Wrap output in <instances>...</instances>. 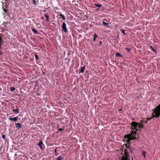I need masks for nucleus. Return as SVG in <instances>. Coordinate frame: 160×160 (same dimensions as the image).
Wrapping results in <instances>:
<instances>
[{
    "label": "nucleus",
    "instance_id": "nucleus-1",
    "mask_svg": "<svg viewBox=\"0 0 160 160\" xmlns=\"http://www.w3.org/2000/svg\"><path fill=\"white\" fill-rule=\"evenodd\" d=\"M132 125L131 133L125 136L124 141L127 143H129L131 140H137V138L136 137L137 132L138 130L137 128L138 123L135 122H132L131 124Z\"/></svg>",
    "mask_w": 160,
    "mask_h": 160
},
{
    "label": "nucleus",
    "instance_id": "nucleus-2",
    "mask_svg": "<svg viewBox=\"0 0 160 160\" xmlns=\"http://www.w3.org/2000/svg\"><path fill=\"white\" fill-rule=\"evenodd\" d=\"M153 113L152 114V118H158L160 116V104L157 106L155 108L152 110Z\"/></svg>",
    "mask_w": 160,
    "mask_h": 160
},
{
    "label": "nucleus",
    "instance_id": "nucleus-3",
    "mask_svg": "<svg viewBox=\"0 0 160 160\" xmlns=\"http://www.w3.org/2000/svg\"><path fill=\"white\" fill-rule=\"evenodd\" d=\"M128 152L127 150L125 151V155L122 156L121 160H130V156L128 154Z\"/></svg>",
    "mask_w": 160,
    "mask_h": 160
},
{
    "label": "nucleus",
    "instance_id": "nucleus-4",
    "mask_svg": "<svg viewBox=\"0 0 160 160\" xmlns=\"http://www.w3.org/2000/svg\"><path fill=\"white\" fill-rule=\"evenodd\" d=\"M62 30L64 31V32H68V30L67 29L66 24L64 22L62 23Z\"/></svg>",
    "mask_w": 160,
    "mask_h": 160
},
{
    "label": "nucleus",
    "instance_id": "nucleus-5",
    "mask_svg": "<svg viewBox=\"0 0 160 160\" xmlns=\"http://www.w3.org/2000/svg\"><path fill=\"white\" fill-rule=\"evenodd\" d=\"M22 124L21 123H16L15 124V126L18 129H19L20 128H21L22 127Z\"/></svg>",
    "mask_w": 160,
    "mask_h": 160
},
{
    "label": "nucleus",
    "instance_id": "nucleus-6",
    "mask_svg": "<svg viewBox=\"0 0 160 160\" xmlns=\"http://www.w3.org/2000/svg\"><path fill=\"white\" fill-rule=\"evenodd\" d=\"M9 119L11 121H13L14 122H16L18 120V117H16L13 118H10Z\"/></svg>",
    "mask_w": 160,
    "mask_h": 160
},
{
    "label": "nucleus",
    "instance_id": "nucleus-7",
    "mask_svg": "<svg viewBox=\"0 0 160 160\" xmlns=\"http://www.w3.org/2000/svg\"><path fill=\"white\" fill-rule=\"evenodd\" d=\"M85 66H84L82 67H81L80 68V71L79 72V73H83L84 72V69L85 68Z\"/></svg>",
    "mask_w": 160,
    "mask_h": 160
},
{
    "label": "nucleus",
    "instance_id": "nucleus-8",
    "mask_svg": "<svg viewBox=\"0 0 160 160\" xmlns=\"http://www.w3.org/2000/svg\"><path fill=\"white\" fill-rule=\"evenodd\" d=\"M16 109H13L12 111L16 114L18 113H19V109L18 108H16Z\"/></svg>",
    "mask_w": 160,
    "mask_h": 160
},
{
    "label": "nucleus",
    "instance_id": "nucleus-9",
    "mask_svg": "<svg viewBox=\"0 0 160 160\" xmlns=\"http://www.w3.org/2000/svg\"><path fill=\"white\" fill-rule=\"evenodd\" d=\"M43 144V143L42 142L41 140L39 142L38 144V145L40 147V148L41 149H43L42 147V146Z\"/></svg>",
    "mask_w": 160,
    "mask_h": 160
},
{
    "label": "nucleus",
    "instance_id": "nucleus-10",
    "mask_svg": "<svg viewBox=\"0 0 160 160\" xmlns=\"http://www.w3.org/2000/svg\"><path fill=\"white\" fill-rule=\"evenodd\" d=\"M128 149L129 150L130 152H131V153H132L133 152V151H132V148L131 147H128V149H125L124 150V151H125V150H127L128 151V155H129L128 153H129V151H128ZM124 152H125V151H124ZM124 155H125V153H124V155L123 156H124Z\"/></svg>",
    "mask_w": 160,
    "mask_h": 160
},
{
    "label": "nucleus",
    "instance_id": "nucleus-11",
    "mask_svg": "<svg viewBox=\"0 0 160 160\" xmlns=\"http://www.w3.org/2000/svg\"><path fill=\"white\" fill-rule=\"evenodd\" d=\"M44 16L46 19V21L48 22H49V16L47 14H45L44 15Z\"/></svg>",
    "mask_w": 160,
    "mask_h": 160
},
{
    "label": "nucleus",
    "instance_id": "nucleus-12",
    "mask_svg": "<svg viewBox=\"0 0 160 160\" xmlns=\"http://www.w3.org/2000/svg\"><path fill=\"white\" fill-rule=\"evenodd\" d=\"M98 37V35L96 33H94L93 36V42H95L96 41V38H97Z\"/></svg>",
    "mask_w": 160,
    "mask_h": 160
},
{
    "label": "nucleus",
    "instance_id": "nucleus-13",
    "mask_svg": "<svg viewBox=\"0 0 160 160\" xmlns=\"http://www.w3.org/2000/svg\"><path fill=\"white\" fill-rule=\"evenodd\" d=\"M139 128L142 129L143 127V125L141 124L140 123H138V126Z\"/></svg>",
    "mask_w": 160,
    "mask_h": 160
},
{
    "label": "nucleus",
    "instance_id": "nucleus-14",
    "mask_svg": "<svg viewBox=\"0 0 160 160\" xmlns=\"http://www.w3.org/2000/svg\"><path fill=\"white\" fill-rule=\"evenodd\" d=\"M116 57H120L121 58H122V56L119 53V52H117L116 53Z\"/></svg>",
    "mask_w": 160,
    "mask_h": 160
},
{
    "label": "nucleus",
    "instance_id": "nucleus-15",
    "mask_svg": "<svg viewBox=\"0 0 160 160\" xmlns=\"http://www.w3.org/2000/svg\"><path fill=\"white\" fill-rule=\"evenodd\" d=\"M150 48L151 49V50L153 51L154 52H156V53H157L156 51L155 50V49L153 48L152 46H150Z\"/></svg>",
    "mask_w": 160,
    "mask_h": 160
},
{
    "label": "nucleus",
    "instance_id": "nucleus-16",
    "mask_svg": "<svg viewBox=\"0 0 160 160\" xmlns=\"http://www.w3.org/2000/svg\"><path fill=\"white\" fill-rule=\"evenodd\" d=\"M56 160H63V158L61 156H59Z\"/></svg>",
    "mask_w": 160,
    "mask_h": 160
},
{
    "label": "nucleus",
    "instance_id": "nucleus-17",
    "mask_svg": "<svg viewBox=\"0 0 160 160\" xmlns=\"http://www.w3.org/2000/svg\"><path fill=\"white\" fill-rule=\"evenodd\" d=\"M59 16L60 17H61L63 20H65V17L64 16V15L60 14L59 15Z\"/></svg>",
    "mask_w": 160,
    "mask_h": 160
},
{
    "label": "nucleus",
    "instance_id": "nucleus-18",
    "mask_svg": "<svg viewBox=\"0 0 160 160\" xmlns=\"http://www.w3.org/2000/svg\"><path fill=\"white\" fill-rule=\"evenodd\" d=\"M32 30L36 34H38V31L33 28H31Z\"/></svg>",
    "mask_w": 160,
    "mask_h": 160
},
{
    "label": "nucleus",
    "instance_id": "nucleus-19",
    "mask_svg": "<svg viewBox=\"0 0 160 160\" xmlns=\"http://www.w3.org/2000/svg\"><path fill=\"white\" fill-rule=\"evenodd\" d=\"M64 128H65L64 127L62 128H58V130L59 131L62 132L64 130Z\"/></svg>",
    "mask_w": 160,
    "mask_h": 160
},
{
    "label": "nucleus",
    "instance_id": "nucleus-20",
    "mask_svg": "<svg viewBox=\"0 0 160 160\" xmlns=\"http://www.w3.org/2000/svg\"><path fill=\"white\" fill-rule=\"evenodd\" d=\"M102 24H103V25L104 26H107V25H108L109 24V23H107L104 21L102 22Z\"/></svg>",
    "mask_w": 160,
    "mask_h": 160
},
{
    "label": "nucleus",
    "instance_id": "nucleus-21",
    "mask_svg": "<svg viewBox=\"0 0 160 160\" xmlns=\"http://www.w3.org/2000/svg\"><path fill=\"white\" fill-rule=\"evenodd\" d=\"M3 11L5 12L4 13H7V15H8V14L9 13V11L8 10L4 8L3 9Z\"/></svg>",
    "mask_w": 160,
    "mask_h": 160
},
{
    "label": "nucleus",
    "instance_id": "nucleus-22",
    "mask_svg": "<svg viewBox=\"0 0 160 160\" xmlns=\"http://www.w3.org/2000/svg\"><path fill=\"white\" fill-rule=\"evenodd\" d=\"M125 50L127 51L128 52H130L131 51V49L129 48H125Z\"/></svg>",
    "mask_w": 160,
    "mask_h": 160
},
{
    "label": "nucleus",
    "instance_id": "nucleus-23",
    "mask_svg": "<svg viewBox=\"0 0 160 160\" xmlns=\"http://www.w3.org/2000/svg\"><path fill=\"white\" fill-rule=\"evenodd\" d=\"M15 89V88L14 87H11L10 88V91L12 92L14 91Z\"/></svg>",
    "mask_w": 160,
    "mask_h": 160
},
{
    "label": "nucleus",
    "instance_id": "nucleus-24",
    "mask_svg": "<svg viewBox=\"0 0 160 160\" xmlns=\"http://www.w3.org/2000/svg\"><path fill=\"white\" fill-rule=\"evenodd\" d=\"M94 5L96 6H97V7H99V8H100L102 6V5L101 4H97L96 3L94 4Z\"/></svg>",
    "mask_w": 160,
    "mask_h": 160
},
{
    "label": "nucleus",
    "instance_id": "nucleus-25",
    "mask_svg": "<svg viewBox=\"0 0 160 160\" xmlns=\"http://www.w3.org/2000/svg\"><path fill=\"white\" fill-rule=\"evenodd\" d=\"M2 138L5 140L6 139V135H5L3 134L2 136Z\"/></svg>",
    "mask_w": 160,
    "mask_h": 160
},
{
    "label": "nucleus",
    "instance_id": "nucleus-26",
    "mask_svg": "<svg viewBox=\"0 0 160 160\" xmlns=\"http://www.w3.org/2000/svg\"><path fill=\"white\" fill-rule=\"evenodd\" d=\"M35 58L37 60H38V56L37 54H35Z\"/></svg>",
    "mask_w": 160,
    "mask_h": 160
},
{
    "label": "nucleus",
    "instance_id": "nucleus-27",
    "mask_svg": "<svg viewBox=\"0 0 160 160\" xmlns=\"http://www.w3.org/2000/svg\"><path fill=\"white\" fill-rule=\"evenodd\" d=\"M54 152H55V156H57L58 155V154L57 153V150L56 149H54Z\"/></svg>",
    "mask_w": 160,
    "mask_h": 160
},
{
    "label": "nucleus",
    "instance_id": "nucleus-28",
    "mask_svg": "<svg viewBox=\"0 0 160 160\" xmlns=\"http://www.w3.org/2000/svg\"><path fill=\"white\" fill-rule=\"evenodd\" d=\"M146 152L145 151H143L142 153V154L144 156V157L145 158V154Z\"/></svg>",
    "mask_w": 160,
    "mask_h": 160
},
{
    "label": "nucleus",
    "instance_id": "nucleus-29",
    "mask_svg": "<svg viewBox=\"0 0 160 160\" xmlns=\"http://www.w3.org/2000/svg\"><path fill=\"white\" fill-rule=\"evenodd\" d=\"M33 1V4L35 5H36V0H32Z\"/></svg>",
    "mask_w": 160,
    "mask_h": 160
},
{
    "label": "nucleus",
    "instance_id": "nucleus-30",
    "mask_svg": "<svg viewBox=\"0 0 160 160\" xmlns=\"http://www.w3.org/2000/svg\"><path fill=\"white\" fill-rule=\"evenodd\" d=\"M121 31L124 34V35H125L126 34V33H125L124 31V30H122V29H121Z\"/></svg>",
    "mask_w": 160,
    "mask_h": 160
},
{
    "label": "nucleus",
    "instance_id": "nucleus-31",
    "mask_svg": "<svg viewBox=\"0 0 160 160\" xmlns=\"http://www.w3.org/2000/svg\"><path fill=\"white\" fill-rule=\"evenodd\" d=\"M99 44L100 45H101L102 44V41H100L99 42Z\"/></svg>",
    "mask_w": 160,
    "mask_h": 160
},
{
    "label": "nucleus",
    "instance_id": "nucleus-32",
    "mask_svg": "<svg viewBox=\"0 0 160 160\" xmlns=\"http://www.w3.org/2000/svg\"><path fill=\"white\" fill-rule=\"evenodd\" d=\"M41 19L42 20H43L44 19V18L43 17H42L41 18Z\"/></svg>",
    "mask_w": 160,
    "mask_h": 160
},
{
    "label": "nucleus",
    "instance_id": "nucleus-33",
    "mask_svg": "<svg viewBox=\"0 0 160 160\" xmlns=\"http://www.w3.org/2000/svg\"><path fill=\"white\" fill-rule=\"evenodd\" d=\"M2 42V39L1 38V37H0V42Z\"/></svg>",
    "mask_w": 160,
    "mask_h": 160
},
{
    "label": "nucleus",
    "instance_id": "nucleus-34",
    "mask_svg": "<svg viewBox=\"0 0 160 160\" xmlns=\"http://www.w3.org/2000/svg\"><path fill=\"white\" fill-rule=\"evenodd\" d=\"M99 10V8H97V10Z\"/></svg>",
    "mask_w": 160,
    "mask_h": 160
},
{
    "label": "nucleus",
    "instance_id": "nucleus-35",
    "mask_svg": "<svg viewBox=\"0 0 160 160\" xmlns=\"http://www.w3.org/2000/svg\"><path fill=\"white\" fill-rule=\"evenodd\" d=\"M132 160H133V158H132Z\"/></svg>",
    "mask_w": 160,
    "mask_h": 160
},
{
    "label": "nucleus",
    "instance_id": "nucleus-36",
    "mask_svg": "<svg viewBox=\"0 0 160 160\" xmlns=\"http://www.w3.org/2000/svg\"><path fill=\"white\" fill-rule=\"evenodd\" d=\"M11 108H14V107H12Z\"/></svg>",
    "mask_w": 160,
    "mask_h": 160
},
{
    "label": "nucleus",
    "instance_id": "nucleus-37",
    "mask_svg": "<svg viewBox=\"0 0 160 160\" xmlns=\"http://www.w3.org/2000/svg\"><path fill=\"white\" fill-rule=\"evenodd\" d=\"M51 1H52L53 0H51Z\"/></svg>",
    "mask_w": 160,
    "mask_h": 160
}]
</instances>
